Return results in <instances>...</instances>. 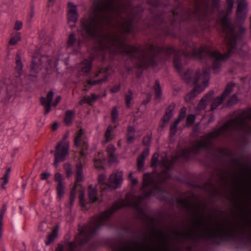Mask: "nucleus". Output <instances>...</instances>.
I'll return each instance as SVG.
<instances>
[{
  "mask_svg": "<svg viewBox=\"0 0 251 251\" xmlns=\"http://www.w3.org/2000/svg\"><path fill=\"white\" fill-rule=\"evenodd\" d=\"M195 5V15L201 14L200 20H210L209 14L218 11V22L226 34L225 42L227 53L222 55L218 50L212 51L205 45L200 48H195L191 53L176 51L172 47L161 49L152 45L145 48L131 46L117 36L102 30L105 25L115 27L122 32H129L132 27L133 19L130 17V7L123 3L121 0H94L93 10V38L97 37L100 50L102 52L121 53L129 55L138 61L141 67L156 64L155 58L157 52L165 53L169 56L174 54V63L175 68L181 75L182 78L187 83L195 85L192 91L185 97L186 101H189L203 91L208 86L209 79V69L196 70L195 73L188 70L182 73V66L178 57L184 55L186 57L209 58L213 63L212 69L217 73L219 71L221 62L226 60L233 53L242 56L241 47L243 46L242 34L245 30L242 25H232L228 16L231 12L233 0H226V11L219 10V0H194Z\"/></svg>",
  "mask_w": 251,
  "mask_h": 251,
  "instance_id": "obj_1",
  "label": "nucleus"
},
{
  "mask_svg": "<svg viewBox=\"0 0 251 251\" xmlns=\"http://www.w3.org/2000/svg\"><path fill=\"white\" fill-rule=\"evenodd\" d=\"M172 164V162L167 159L166 153L163 152L159 155L154 153L152 157L151 166L154 168L155 172L144 175L143 186L141 189L143 195L136 198L131 194H128L125 200L115 202L110 210L93 218L88 225L76 236L74 242L68 244L69 251H75L77 245H82L86 242L108 221L111 214L117 209L129 206L142 213L143 210L140 206L142 200L144 197L154 195L156 192L161 191L160 185L170 176Z\"/></svg>",
  "mask_w": 251,
  "mask_h": 251,
  "instance_id": "obj_2",
  "label": "nucleus"
},
{
  "mask_svg": "<svg viewBox=\"0 0 251 251\" xmlns=\"http://www.w3.org/2000/svg\"><path fill=\"white\" fill-rule=\"evenodd\" d=\"M249 121H251V108L241 111L219 129L213 131L196 142L191 148L184 150L180 155L188 159L191 154H196L201 150L208 148L212 144L214 138L225 132L251 133V126L248 123Z\"/></svg>",
  "mask_w": 251,
  "mask_h": 251,
  "instance_id": "obj_3",
  "label": "nucleus"
},
{
  "mask_svg": "<svg viewBox=\"0 0 251 251\" xmlns=\"http://www.w3.org/2000/svg\"><path fill=\"white\" fill-rule=\"evenodd\" d=\"M198 226L203 229V237L205 238L213 239L218 236H221L224 231V227L220 226L214 228H209L205 227L203 217H201L200 219L197 223Z\"/></svg>",
  "mask_w": 251,
  "mask_h": 251,
  "instance_id": "obj_4",
  "label": "nucleus"
},
{
  "mask_svg": "<svg viewBox=\"0 0 251 251\" xmlns=\"http://www.w3.org/2000/svg\"><path fill=\"white\" fill-rule=\"evenodd\" d=\"M69 144L66 141H61L56 146L54 151V162L53 165L55 168L58 167L59 162L65 160L68 154Z\"/></svg>",
  "mask_w": 251,
  "mask_h": 251,
  "instance_id": "obj_5",
  "label": "nucleus"
},
{
  "mask_svg": "<svg viewBox=\"0 0 251 251\" xmlns=\"http://www.w3.org/2000/svg\"><path fill=\"white\" fill-rule=\"evenodd\" d=\"M16 91V83H11L10 80H7L3 84V88L0 92V98L1 101L6 104Z\"/></svg>",
  "mask_w": 251,
  "mask_h": 251,
  "instance_id": "obj_6",
  "label": "nucleus"
},
{
  "mask_svg": "<svg viewBox=\"0 0 251 251\" xmlns=\"http://www.w3.org/2000/svg\"><path fill=\"white\" fill-rule=\"evenodd\" d=\"M123 173L122 171H113L109 177L108 187L113 189L120 187L123 182Z\"/></svg>",
  "mask_w": 251,
  "mask_h": 251,
  "instance_id": "obj_7",
  "label": "nucleus"
},
{
  "mask_svg": "<svg viewBox=\"0 0 251 251\" xmlns=\"http://www.w3.org/2000/svg\"><path fill=\"white\" fill-rule=\"evenodd\" d=\"M234 85V84L231 82L227 84L221 97H217L213 100L211 105L212 110L216 109L222 102L223 100L231 93L233 90Z\"/></svg>",
  "mask_w": 251,
  "mask_h": 251,
  "instance_id": "obj_8",
  "label": "nucleus"
},
{
  "mask_svg": "<svg viewBox=\"0 0 251 251\" xmlns=\"http://www.w3.org/2000/svg\"><path fill=\"white\" fill-rule=\"evenodd\" d=\"M78 19V14L75 5L72 3L68 4V22L71 27L75 26V23Z\"/></svg>",
  "mask_w": 251,
  "mask_h": 251,
  "instance_id": "obj_9",
  "label": "nucleus"
},
{
  "mask_svg": "<svg viewBox=\"0 0 251 251\" xmlns=\"http://www.w3.org/2000/svg\"><path fill=\"white\" fill-rule=\"evenodd\" d=\"M54 179L55 182L57 183L56 191L58 197L61 199L65 193V187L63 176L60 173H56L54 175Z\"/></svg>",
  "mask_w": 251,
  "mask_h": 251,
  "instance_id": "obj_10",
  "label": "nucleus"
},
{
  "mask_svg": "<svg viewBox=\"0 0 251 251\" xmlns=\"http://www.w3.org/2000/svg\"><path fill=\"white\" fill-rule=\"evenodd\" d=\"M238 7L237 9V17L240 20H245L247 15V3L245 0H237Z\"/></svg>",
  "mask_w": 251,
  "mask_h": 251,
  "instance_id": "obj_11",
  "label": "nucleus"
},
{
  "mask_svg": "<svg viewBox=\"0 0 251 251\" xmlns=\"http://www.w3.org/2000/svg\"><path fill=\"white\" fill-rule=\"evenodd\" d=\"M54 96V93L52 91H50L48 93L46 97H42L41 98V103L45 107V114H48L50 111L51 106V101Z\"/></svg>",
  "mask_w": 251,
  "mask_h": 251,
  "instance_id": "obj_12",
  "label": "nucleus"
},
{
  "mask_svg": "<svg viewBox=\"0 0 251 251\" xmlns=\"http://www.w3.org/2000/svg\"><path fill=\"white\" fill-rule=\"evenodd\" d=\"M82 41L80 39L77 41L76 40L74 33H71L68 39L67 44L68 47L77 52L79 51V48L81 45Z\"/></svg>",
  "mask_w": 251,
  "mask_h": 251,
  "instance_id": "obj_13",
  "label": "nucleus"
},
{
  "mask_svg": "<svg viewBox=\"0 0 251 251\" xmlns=\"http://www.w3.org/2000/svg\"><path fill=\"white\" fill-rule=\"evenodd\" d=\"M214 92L212 91H209L201 99V101L197 107V110L200 111L204 109L208 104L209 101L211 100Z\"/></svg>",
  "mask_w": 251,
  "mask_h": 251,
  "instance_id": "obj_14",
  "label": "nucleus"
},
{
  "mask_svg": "<svg viewBox=\"0 0 251 251\" xmlns=\"http://www.w3.org/2000/svg\"><path fill=\"white\" fill-rule=\"evenodd\" d=\"M149 149H145L140 156L137 159V167L139 170H141L144 166V163L145 159L149 155Z\"/></svg>",
  "mask_w": 251,
  "mask_h": 251,
  "instance_id": "obj_15",
  "label": "nucleus"
},
{
  "mask_svg": "<svg viewBox=\"0 0 251 251\" xmlns=\"http://www.w3.org/2000/svg\"><path fill=\"white\" fill-rule=\"evenodd\" d=\"M105 161L106 159L104 157L103 153L99 152L97 158L94 161V166L98 169H101L103 168Z\"/></svg>",
  "mask_w": 251,
  "mask_h": 251,
  "instance_id": "obj_16",
  "label": "nucleus"
},
{
  "mask_svg": "<svg viewBox=\"0 0 251 251\" xmlns=\"http://www.w3.org/2000/svg\"><path fill=\"white\" fill-rule=\"evenodd\" d=\"M76 183L74 186V189H76L77 183L83 180V176L82 175V167L80 163H77L76 165Z\"/></svg>",
  "mask_w": 251,
  "mask_h": 251,
  "instance_id": "obj_17",
  "label": "nucleus"
},
{
  "mask_svg": "<svg viewBox=\"0 0 251 251\" xmlns=\"http://www.w3.org/2000/svg\"><path fill=\"white\" fill-rule=\"evenodd\" d=\"M114 134L113 133V129L111 126H109L104 134V140L103 141L104 144H106L111 141L114 138Z\"/></svg>",
  "mask_w": 251,
  "mask_h": 251,
  "instance_id": "obj_18",
  "label": "nucleus"
},
{
  "mask_svg": "<svg viewBox=\"0 0 251 251\" xmlns=\"http://www.w3.org/2000/svg\"><path fill=\"white\" fill-rule=\"evenodd\" d=\"M175 107V104L174 103H172L168 106L166 113L163 118V122L164 123H168L172 118L173 116L172 112L174 110Z\"/></svg>",
  "mask_w": 251,
  "mask_h": 251,
  "instance_id": "obj_19",
  "label": "nucleus"
},
{
  "mask_svg": "<svg viewBox=\"0 0 251 251\" xmlns=\"http://www.w3.org/2000/svg\"><path fill=\"white\" fill-rule=\"evenodd\" d=\"M115 150V147L113 145H109L107 148L106 151L109 157V161L111 163L116 161V157L114 154Z\"/></svg>",
  "mask_w": 251,
  "mask_h": 251,
  "instance_id": "obj_20",
  "label": "nucleus"
},
{
  "mask_svg": "<svg viewBox=\"0 0 251 251\" xmlns=\"http://www.w3.org/2000/svg\"><path fill=\"white\" fill-rule=\"evenodd\" d=\"M88 193L89 199L91 202H93L97 200V191L95 186L92 185L89 186Z\"/></svg>",
  "mask_w": 251,
  "mask_h": 251,
  "instance_id": "obj_21",
  "label": "nucleus"
},
{
  "mask_svg": "<svg viewBox=\"0 0 251 251\" xmlns=\"http://www.w3.org/2000/svg\"><path fill=\"white\" fill-rule=\"evenodd\" d=\"M41 65L36 62V59L33 60L31 66L30 75L33 76H35L37 73L41 70Z\"/></svg>",
  "mask_w": 251,
  "mask_h": 251,
  "instance_id": "obj_22",
  "label": "nucleus"
},
{
  "mask_svg": "<svg viewBox=\"0 0 251 251\" xmlns=\"http://www.w3.org/2000/svg\"><path fill=\"white\" fill-rule=\"evenodd\" d=\"M135 130L133 127L129 126L127 131V141L128 143H132L135 139Z\"/></svg>",
  "mask_w": 251,
  "mask_h": 251,
  "instance_id": "obj_23",
  "label": "nucleus"
},
{
  "mask_svg": "<svg viewBox=\"0 0 251 251\" xmlns=\"http://www.w3.org/2000/svg\"><path fill=\"white\" fill-rule=\"evenodd\" d=\"M91 62L89 60H84L80 64V68L83 72H88L91 69Z\"/></svg>",
  "mask_w": 251,
  "mask_h": 251,
  "instance_id": "obj_24",
  "label": "nucleus"
},
{
  "mask_svg": "<svg viewBox=\"0 0 251 251\" xmlns=\"http://www.w3.org/2000/svg\"><path fill=\"white\" fill-rule=\"evenodd\" d=\"M98 98V95L93 94L91 97H85L79 101V104L80 105H82L84 103L90 104L91 102L95 101Z\"/></svg>",
  "mask_w": 251,
  "mask_h": 251,
  "instance_id": "obj_25",
  "label": "nucleus"
},
{
  "mask_svg": "<svg viewBox=\"0 0 251 251\" xmlns=\"http://www.w3.org/2000/svg\"><path fill=\"white\" fill-rule=\"evenodd\" d=\"M84 132L82 129H80L77 133L76 136L75 138V147H79L81 145L82 141V138Z\"/></svg>",
  "mask_w": 251,
  "mask_h": 251,
  "instance_id": "obj_26",
  "label": "nucleus"
},
{
  "mask_svg": "<svg viewBox=\"0 0 251 251\" xmlns=\"http://www.w3.org/2000/svg\"><path fill=\"white\" fill-rule=\"evenodd\" d=\"M75 112L72 111H67L65 114L64 122L67 125H69L72 122Z\"/></svg>",
  "mask_w": 251,
  "mask_h": 251,
  "instance_id": "obj_27",
  "label": "nucleus"
},
{
  "mask_svg": "<svg viewBox=\"0 0 251 251\" xmlns=\"http://www.w3.org/2000/svg\"><path fill=\"white\" fill-rule=\"evenodd\" d=\"M98 185L100 186L102 190H104L108 186V183H105V176L103 175H100L98 177Z\"/></svg>",
  "mask_w": 251,
  "mask_h": 251,
  "instance_id": "obj_28",
  "label": "nucleus"
},
{
  "mask_svg": "<svg viewBox=\"0 0 251 251\" xmlns=\"http://www.w3.org/2000/svg\"><path fill=\"white\" fill-rule=\"evenodd\" d=\"M16 70L17 71V72L18 74V76H19L22 72L23 65L21 62L20 58L19 57L18 55H17V56H16Z\"/></svg>",
  "mask_w": 251,
  "mask_h": 251,
  "instance_id": "obj_29",
  "label": "nucleus"
},
{
  "mask_svg": "<svg viewBox=\"0 0 251 251\" xmlns=\"http://www.w3.org/2000/svg\"><path fill=\"white\" fill-rule=\"evenodd\" d=\"M57 234V229H54L52 232L50 234L48 237L47 241H46V244L47 245H49L51 242H52L54 239H55Z\"/></svg>",
  "mask_w": 251,
  "mask_h": 251,
  "instance_id": "obj_30",
  "label": "nucleus"
},
{
  "mask_svg": "<svg viewBox=\"0 0 251 251\" xmlns=\"http://www.w3.org/2000/svg\"><path fill=\"white\" fill-rule=\"evenodd\" d=\"M64 169L65 170L67 177H70L73 174L72 167L69 163H66L64 165Z\"/></svg>",
  "mask_w": 251,
  "mask_h": 251,
  "instance_id": "obj_31",
  "label": "nucleus"
},
{
  "mask_svg": "<svg viewBox=\"0 0 251 251\" xmlns=\"http://www.w3.org/2000/svg\"><path fill=\"white\" fill-rule=\"evenodd\" d=\"M125 101L126 106L130 107L132 104V93L129 90L128 93L126 95Z\"/></svg>",
  "mask_w": 251,
  "mask_h": 251,
  "instance_id": "obj_32",
  "label": "nucleus"
},
{
  "mask_svg": "<svg viewBox=\"0 0 251 251\" xmlns=\"http://www.w3.org/2000/svg\"><path fill=\"white\" fill-rule=\"evenodd\" d=\"M127 179L132 185H136L138 183L137 178L134 176V174L132 172L129 173Z\"/></svg>",
  "mask_w": 251,
  "mask_h": 251,
  "instance_id": "obj_33",
  "label": "nucleus"
},
{
  "mask_svg": "<svg viewBox=\"0 0 251 251\" xmlns=\"http://www.w3.org/2000/svg\"><path fill=\"white\" fill-rule=\"evenodd\" d=\"M154 89L155 92V98L159 99L161 96V91L158 81H156L155 85L154 86Z\"/></svg>",
  "mask_w": 251,
  "mask_h": 251,
  "instance_id": "obj_34",
  "label": "nucleus"
},
{
  "mask_svg": "<svg viewBox=\"0 0 251 251\" xmlns=\"http://www.w3.org/2000/svg\"><path fill=\"white\" fill-rule=\"evenodd\" d=\"M111 118L113 123H116L118 118V111L116 107H114L111 111Z\"/></svg>",
  "mask_w": 251,
  "mask_h": 251,
  "instance_id": "obj_35",
  "label": "nucleus"
},
{
  "mask_svg": "<svg viewBox=\"0 0 251 251\" xmlns=\"http://www.w3.org/2000/svg\"><path fill=\"white\" fill-rule=\"evenodd\" d=\"M21 40V36L19 34H16L15 36L11 38L9 42L10 45H15L17 42Z\"/></svg>",
  "mask_w": 251,
  "mask_h": 251,
  "instance_id": "obj_36",
  "label": "nucleus"
},
{
  "mask_svg": "<svg viewBox=\"0 0 251 251\" xmlns=\"http://www.w3.org/2000/svg\"><path fill=\"white\" fill-rule=\"evenodd\" d=\"M107 78V76H104V77L103 79H99L98 80H92L89 79V80H87V84L88 85H91V86L94 85L97 83H100L101 82H104V81H106Z\"/></svg>",
  "mask_w": 251,
  "mask_h": 251,
  "instance_id": "obj_37",
  "label": "nucleus"
},
{
  "mask_svg": "<svg viewBox=\"0 0 251 251\" xmlns=\"http://www.w3.org/2000/svg\"><path fill=\"white\" fill-rule=\"evenodd\" d=\"M179 204L184 208L189 210L191 206L190 203L186 200H181L179 201Z\"/></svg>",
  "mask_w": 251,
  "mask_h": 251,
  "instance_id": "obj_38",
  "label": "nucleus"
},
{
  "mask_svg": "<svg viewBox=\"0 0 251 251\" xmlns=\"http://www.w3.org/2000/svg\"><path fill=\"white\" fill-rule=\"evenodd\" d=\"M178 123L179 122L176 120L175 122L171 125L170 127V134L171 135L175 134Z\"/></svg>",
  "mask_w": 251,
  "mask_h": 251,
  "instance_id": "obj_39",
  "label": "nucleus"
},
{
  "mask_svg": "<svg viewBox=\"0 0 251 251\" xmlns=\"http://www.w3.org/2000/svg\"><path fill=\"white\" fill-rule=\"evenodd\" d=\"M238 101V98L235 95H233L230 97L229 100L227 102V105L228 106L232 105L235 104Z\"/></svg>",
  "mask_w": 251,
  "mask_h": 251,
  "instance_id": "obj_40",
  "label": "nucleus"
},
{
  "mask_svg": "<svg viewBox=\"0 0 251 251\" xmlns=\"http://www.w3.org/2000/svg\"><path fill=\"white\" fill-rule=\"evenodd\" d=\"M195 118H196L195 116L194 115H189L188 116V117L187 118V120H186L187 125L188 126L192 125L194 123Z\"/></svg>",
  "mask_w": 251,
  "mask_h": 251,
  "instance_id": "obj_41",
  "label": "nucleus"
},
{
  "mask_svg": "<svg viewBox=\"0 0 251 251\" xmlns=\"http://www.w3.org/2000/svg\"><path fill=\"white\" fill-rule=\"evenodd\" d=\"M84 192L83 191H81L79 196V202L81 206H84L85 205V200H84Z\"/></svg>",
  "mask_w": 251,
  "mask_h": 251,
  "instance_id": "obj_42",
  "label": "nucleus"
},
{
  "mask_svg": "<svg viewBox=\"0 0 251 251\" xmlns=\"http://www.w3.org/2000/svg\"><path fill=\"white\" fill-rule=\"evenodd\" d=\"M3 180V183L1 184V187L3 189H5L4 185L8 182L9 176L7 174H4L3 177L1 178Z\"/></svg>",
  "mask_w": 251,
  "mask_h": 251,
  "instance_id": "obj_43",
  "label": "nucleus"
},
{
  "mask_svg": "<svg viewBox=\"0 0 251 251\" xmlns=\"http://www.w3.org/2000/svg\"><path fill=\"white\" fill-rule=\"evenodd\" d=\"M151 137L150 135L145 136L143 140V144L146 146H148L151 142Z\"/></svg>",
  "mask_w": 251,
  "mask_h": 251,
  "instance_id": "obj_44",
  "label": "nucleus"
},
{
  "mask_svg": "<svg viewBox=\"0 0 251 251\" xmlns=\"http://www.w3.org/2000/svg\"><path fill=\"white\" fill-rule=\"evenodd\" d=\"M173 16L174 17V20L175 21H177L178 20H181L180 18L181 14L178 11H174L173 12Z\"/></svg>",
  "mask_w": 251,
  "mask_h": 251,
  "instance_id": "obj_45",
  "label": "nucleus"
},
{
  "mask_svg": "<svg viewBox=\"0 0 251 251\" xmlns=\"http://www.w3.org/2000/svg\"><path fill=\"white\" fill-rule=\"evenodd\" d=\"M121 88V86L120 84H117L115 86H114L111 89L110 91L112 93H117L118 92Z\"/></svg>",
  "mask_w": 251,
  "mask_h": 251,
  "instance_id": "obj_46",
  "label": "nucleus"
},
{
  "mask_svg": "<svg viewBox=\"0 0 251 251\" xmlns=\"http://www.w3.org/2000/svg\"><path fill=\"white\" fill-rule=\"evenodd\" d=\"M50 176V174L48 172L43 173L41 175V179L45 180L47 179Z\"/></svg>",
  "mask_w": 251,
  "mask_h": 251,
  "instance_id": "obj_47",
  "label": "nucleus"
},
{
  "mask_svg": "<svg viewBox=\"0 0 251 251\" xmlns=\"http://www.w3.org/2000/svg\"><path fill=\"white\" fill-rule=\"evenodd\" d=\"M75 190L74 189V187L73 188V189H72V191L71 192V196H70V203H71V204H72L73 203V202L74 201V200L75 199V193L74 192H73V191H75Z\"/></svg>",
  "mask_w": 251,
  "mask_h": 251,
  "instance_id": "obj_48",
  "label": "nucleus"
},
{
  "mask_svg": "<svg viewBox=\"0 0 251 251\" xmlns=\"http://www.w3.org/2000/svg\"><path fill=\"white\" fill-rule=\"evenodd\" d=\"M23 26L22 23L20 21H17L15 25V29L16 30H20L22 28Z\"/></svg>",
  "mask_w": 251,
  "mask_h": 251,
  "instance_id": "obj_49",
  "label": "nucleus"
},
{
  "mask_svg": "<svg viewBox=\"0 0 251 251\" xmlns=\"http://www.w3.org/2000/svg\"><path fill=\"white\" fill-rule=\"evenodd\" d=\"M185 115H186L185 114L180 113L179 115V117L176 120V121H177V122H178L179 123L180 121H181L182 120H183L184 119Z\"/></svg>",
  "mask_w": 251,
  "mask_h": 251,
  "instance_id": "obj_50",
  "label": "nucleus"
},
{
  "mask_svg": "<svg viewBox=\"0 0 251 251\" xmlns=\"http://www.w3.org/2000/svg\"><path fill=\"white\" fill-rule=\"evenodd\" d=\"M61 99V96H57L55 99V102L53 104V105L55 107L58 104V103L60 101Z\"/></svg>",
  "mask_w": 251,
  "mask_h": 251,
  "instance_id": "obj_51",
  "label": "nucleus"
},
{
  "mask_svg": "<svg viewBox=\"0 0 251 251\" xmlns=\"http://www.w3.org/2000/svg\"><path fill=\"white\" fill-rule=\"evenodd\" d=\"M3 235L2 222L0 221V240L2 239Z\"/></svg>",
  "mask_w": 251,
  "mask_h": 251,
  "instance_id": "obj_52",
  "label": "nucleus"
},
{
  "mask_svg": "<svg viewBox=\"0 0 251 251\" xmlns=\"http://www.w3.org/2000/svg\"><path fill=\"white\" fill-rule=\"evenodd\" d=\"M88 147V145L86 141H83L82 145V150L87 149Z\"/></svg>",
  "mask_w": 251,
  "mask_h": 251,
  "instance_id": "obj_53",
  "label": "nucleus"
},
{
  "mask_svg": "<svg viewBox=\"0 0 251 251\" xmlns=\"http://www.w3.org/2000/svg\"><path fill=\"white\" fill-rule=\"evenodd\" d=\"M148 100H147V101H143V102H142L143 104L146 105L151 100V94H148Z\"/></svg>",
  "mask_w": 251,
  "mask_h": 251,
  "instance_id": "obj_54",
  "label": "nucleus"
},
{
  "mask_svg": "<svg viewBox=\"0 0 251 251\" xmlns=\"http://www.w3.org/2000/svg\"><path fill=\"white\" fill-rule=\"evenodd\" d=\"M6 210V206L5 205H3V206L1 209L0 212L4 214Z\"/></svg>",
  "mask_w": 251,
  "mask_h": 251,
  "instance_id": "obj_55",
  "label": "nucleus"
},
{
  "mask_svg": "<svg viewBox=\"0 0 251 251\" xmlns=\"http://www.w3.org/2000/svg\"><path fill=\"white\" fill-rule=\"evenodd\" d=\"M56 251H63V247L62 245H59L57 248Z\"/></svg>",
  "mask_w": 251,
  "mask_h": 251,
  "instance_id": "obj_56",
  "label": "nucleus"
},
{
  "mask_svg": "<svg viewBox=\"0 0 251 251\" xmlns=\"http://www.w3.org/2000/svg\"><path fill=\"white\" fill-rule=\"evenodd\" d=\"M186 108L185 107H183L181 108V111H180V112L181 113H184V114H186Z\"/></svg>",
  "mask_w": 251,
  "mask_h": 251,
  "instance_id": "obj_57",
  "label": "nucleus"
},
{
  "mask_svg": "<svg viewBox=\"0 0 251 251\" xmlns=\"http://www.w3.org/2000/svg\"><path fill=\"white\" fill-rule=\"evenodd\" d=\"M57 126V124L56 123H54L52 126V129L55 130L56 129Z\"/></svg>",
  "mask_w": 251,
  "mask_h": 251,
  "instance_id": "obj_58",
  "label": "nucleus"
},
{
  "mask_svg": "<svg viewBox=\"0 0 251 251\" xmlns=\"http://www.w3.org/2000/svg\"><path fill=\"white\" fill-rule=\"evenodd\" d=\"M3 215H4V213H0V221H1V222H2V219H3Z\"/></svg>",
  "mask_w": 251,
  "mask_h": 251,
  "instance_id": "obj_59",
  "label": "nucleus"
},
{
  "mask_svg": "<svg viewBox=\"0 0 251 251\" xmlns=\"http://www.w3.org/2000/svg\"><path fill=\"white\" fill-rule=\"evenodd\" d=\"M10 171H11V169H10V168H8V169H7L6 172L5 173V174H7L8 176H9V173L10 172Z\"/></svg>",
  "mask_w": 251,
  "mask_h": 251,
  "instance_id": "obj_60",
  "label": "nucleus"
},
{
  "mask_svg": "<svg viewBox=\"0 0 251 251\" xmlns=\"http://www.w3.org/2000/svg\"><path fill=\"white\" fill-rule=\"evenodd\" d=\"M193 207H194L193 208H194V213H196V214L197 213H198V210H197V208H196V206L194 205V206H193Z\"/></svg>",
  "mask_w": 251,
  "mask_h": 251,
  "instance_id": "obj_61",
  "label": "nucleus"
},
{
  "mask_svg": "<svg viewBox=\"0 0 251 251\" xmlns=\"http://www.w3.org/2000/svg\"><path fill=\"white\" fill-rule=\"evenodd\" d=\"M33 15H34V12L33 11H31L30 12V15L31 18L33 16Z\"/></svg>",
  "mask_w": 251,
  "mask_h": 251,
  "instance_id": "obj_62",
  "label": "nucleus"
},
{
  "mask_svg": "<svg viewBox=\"0 0 251 251\" xmlns=\"http://www.w3.org/2000/svg\"><path fill=\"white\" fill-rule=\"evenodd\" d=\"M101 72H102V71L101 70H100L99 72V74H96V76H99V74L101 73Z\"/></svg>",
  "mask_w": 251,
  "mask_h": 251,
  "instance_id": "obj_63",
  "label": "nucleus"
},
{
  "mask_svg": "<svg viewBox=\"0 0 251 251\" xmlns=\"http://www.w3.org/2000/svg\"><path fill=\"white\" fill-rule=\"evenodd\" d=\"M81 154L82 156H83L85 155L84 152H83V151H81Z\"/></svg>",
  "mask_w": 251,
  "mask_h": 251,
  "instance_id": "obj_64",
  "label": "nucleus"
}]
</instances>
